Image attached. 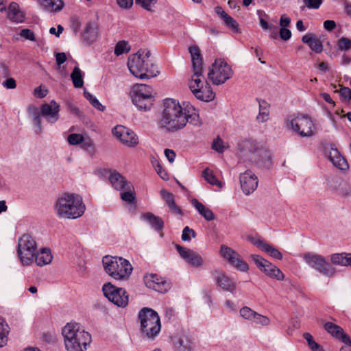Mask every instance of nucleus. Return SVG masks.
<instances>
[{"label":"nucleus","mask_w":351,"mask_h":351,"mask_svg":"<svg viewBox=\"0 0 351 351\" xmlns=\"http://www.w3.org/2000/svg\"><path fill=\"white\" fill-rule=\"evenodd\" d=\"M38 2L46 10L50 12H59L64 7L62 0H38Z\"/></svg>","instance_id":"nucleus-33"},{"label":"nucleus","mask_w":351,"mask_h":351,"mask_svg":"<svg viewBox=\"0 0 351 351\" xmlns=\"http://www.w3.org/2000/svg\"><path fill=\"white\" fill-rule=\"evenodd\" d=\"M173 344L178 351H191L193 348V343L186 335L175 338Z\"/></svg>","instance_id":"nucleus-31"},{"label":"nucleus","mask_w":351,"mask_h":351,"mask_svg":"<svg viewBox=\"0 0 351 351\" xmlns=\"http://www.w3.org/2000/svg\"><path fill=\"white\" fill-rule=\"evenodd\" d=\"M264 248L262 251L265 252L267 254H269L271 257L274 258L278 260H282V253L276 249L274 245L266 243V245H263Z\"/></svg>","instance_id":"nucleus-42"},{"label":"nucleus","mask_w":351,"mask_h":351,"mask_svg":"<svg viewBox=\"0 0 351 351\" xmlns=\"http://www.w3.org/2000/svg\"><path fill=\"white\" fill-rule=\"evenodd\" d=\"M324 327L332 337H335L346 345L351 347V339L349 336L344 332L341 327L332 322H326Z\"/></svg>","instance_id":"nucleus-22"},{"label":"nucleus","mask_w":351,"mask_h":351,"mask_svg":"<svg viewBox=\"0 0 351 351\" xmlns=\"http://www.w3.org/2000/svg\"><path fill=\"white\" fill-rule=\"evenodd\" d=\"M189 51L191 56V62L193 66V75L189 82V86L191 92L193 93L195 89H199V87L205 84L204 77L202 75V57L201 51L198 46L193 45L189 48Z\"/></svg>","instance_id":"nucleus-8"},{"label":"nucleus","mask_w":351,"mask_h":351,"mask_svg":"<svg viewBox=\"0 0 351 351\" xmlns=\"http://www.w3.org/2000/svg\"><path fill=\"white\" fill-rule=\"evenodd\" d=\"M193 94L197 99L205 102L213 101L215 97V93L206 80H205V84L202 86V88L199 87V89H195V92Z\"/></svg>","instance_id":"nucleus-23"},{"label":"nucleus","mask_w":351,"mask_h":351,"mask_svg":"<svg viewBox=\"0 0 351 351\" xmlns=\"http://www.w3.org/2000/svg\"><path fill=\"white\" fill-rule=\"evenodd\" d=\"M212 276L218 287L224 291L234 292L236 289L234 282L223 272L216 270L212 272Z\"/></svg>","instance_id":"nucleus-21"},{"label":"nucleus","mask_w":351,"mask_h":351,"mask_svg":"<svg viewBox=\"0 0 351 351\" xmlns=\"http://www.w3.org/2000/svg\"><path fill=\"white\" fill-rule=\"evenodd\" d=\"M238 147L239 156L245 160L254 163L263 162L265 164L271 161L269 153L261 149L257 142L253 139L242 140L239 143Z\"/></svg>","instance_id":"nucleus-6"},{"label":"nucleus","mask_w":351,"mask_h":351,"mask_svg":"<svg viewBox=\"0 0 351 351\" xmlns=\"http://www.w3.org/2000/svg\"><path fill=\"white\" fill-rule=\"evenodd\" d=\"M251 258L257 267L265 275L278 280H284L285 275L276 266L257 254L251 255Z\"/></svg>","instance_id":"nucleus-14"},{"label":"nucleus","mask_w":351,"mask_h":351,"mask_svg":"<svg viewBox=\"0 0 351 351\" xmlns=\"http://www.w3.org/2000/svg\"><path fill=\"white\" fill-rule=\"evenodd\" d=\"M98 37V25L95 22L87 23L83 34L84 40L88 43H93Z\"/></svg>","instance_id":"nucleus-26"},{"label":"nucleus","mask_w":351,"mask_h":351,"mask_svg":"<svg viewBox=\"0 0 351 351\" xmlns=\"http://www.w3.org/2000/svg\"><path fill=\"white\" fill-rule=\"evenodd\" d=\"M54 209L59 218L77 219L84 214L86 206L80 195L66 193L57 199Z\"/></svg>","instance_id":"nucleus-3"},{"label":"nucleus","mask_w":351,"mask_h":351,"mask_svg":"<svg viewBox=\"0 0 351 351\" xmlns=\"http://www.w3.org/2000/svg\"><path fill=\"white\" fill-rule=\"evenodd\" d=\"M60 108V105L54 100H51L48 104H42L40 106L42 117L49 123H54L59 119Z\"/></svg>","instance_id":"nucleus-19"},{"label":"nucleus","mask_w":351,"mask_h":351,"mask_svg":"<svg viewBox=\"0 0 351 351\" xmlns=\"http://www.w3.org/2000/svg\"><path fill=\"white\" fill-rule=\"evenodd\" d=\"M221 256L228 261V262L237 269L241 271H246L248 269V265L243 260L241 256L232 248L222 245L220 248Z\"/></svg>","instance_id":"nucleus-15"},{"label":"nucleus","mask_w":351,"mask_h":351,"mask_svg":"<svg viewBox=\"0 0 351 351\" xmlns=\"http://www.w3.org/2000/svg\"><path fill=\"white\" fill-rule=\"evenodd\" d=\"M71 78L74 87L81 88L84 85L83 73L78 66L74 67L71 74Z\"/></svg>","instance_id":"nucleus-38"},{"label":"nucleus","mask_w":351,"mask_h":351,"mask_svg":"<svg viewBox=\"0 0 351 351\" xmlns=\"http://www.w3.org/2000/svg\"><path fill=\"white\" fill-rule=\"evenodd\" d=\"M102 263L106 272L115 280H128L133 269L130 262L122 257L106 256Z\"/></svg>","instance_id":"nucleus-5"},{"label":"nucleus","mask_w":351,"mask_h":351,"mask_svg":"<svg viewBox=\"0 0 351 351\" xmlns=\"http://www.w3.org/2000/svg\"><path fill=\"white\" fill-rule=\"evenodd\" d=\"M123 191V192L120 194L121 199L128 203H132L135 199L134 186L132 183L127 184Z\"/></svg>","instance_id":"nucleus-39"},{"label":"nucleus","mask_w":351,"mask_h":351,"mask_svg":"<svg viewBox=\"0 0 351 351\" xmlns=\"http://www.w3.org/2000/svg\"><path fill=\"white\" fill-rule=\"evenodd\" d=\"M176 247L180 256L190 265L199 267L203 265V258L197 252L180 245H176Z\"/></svg>","instance_id":"nucleus-18"},{"label":"nucleus","mask_w":351,"mask_h":351,"mask_svg":"<svg viewBox=\"0 0 351 351\" xmlns=\"http://www.w3.org/2000/svg\"><path fill=\"white\" fill-rule=\"evenodd\" d=\"M303 258L309 267L323 276L332 278L337 272L336 269L332 264L322 255L306 253L304 254Z\"/></svg>","instance_id":"nucleus-10"},{"label":"nucleus","mask_w":351,"mask_h":351,"mask_svg":"<svg viewBox=\"0 0 351 351\" xmlns=\"http://www.w3.org/2000/svg\"><path fill=\"white\" fill-rule=\"evenodd\" d=\"M309 47L316 53H320L323 51L322 43L316 36L313 40L312 43L309 45Z\"/></svg>","instance_id":"nucleus-54"},{"label":"nucleus","mask_w":351,"mask_h":351,"mask_svg":"<svg viewBox=\"0 0 351 351\" xmlns=\"http://www.w3.org/2000/svg\"><path fill=\"white\" fill-rule=\"evenodd\" d=\"M135 3L144 9L150 11L152 10V5H154L156 3V0H135Z\"/></svg>","instance_id":"nucleus-57"},{"label":"nucleus","mask_w":351,"mask_h":351,"mask_svg":"<svg viewBox=\"0 0 351 351\" xmlns=\"http://www.w3.org/2000/svg\"><path fill=\"white\" fill-rule=\"evenodd\" d=\"M62 334L66 351H86L92 341L90 333L77 323H68Z\"/></svg>","instance_id":"nucleus-2"},{"label":"nucleus","mask_w":351,"mask_h":351,"mask_svg":"<svg viewBox=\"0 0 351 351\" xmlns=\"http://www.w3.org/2000/svg\"><path fill=\"white\" fill-rule=\"evenodd\" d=\"M80 146L81 148L87 152L90 156H93L95 154L96 149L93 141L90 138H84Z\"/></svg>","instance_id":"nucleus-46"},{"label":"nucleus","mask_w":351,"mask_h":351,"mask_svg":"<svg viewBox=\"0 0 351 351\" xmlns=\"http://www.w3.org/2000/svg\"><path fill=\"white\" fill-rule=\"evenodd\" d=\"M36 251V241L31 235L25 234L19 239L17 254L23 265H29L34 262Z\"/></svg>","instance_id":"nucleus-9"},{"label":"nucleus","mask_w":351,"mask_h":351,"mask_svg":"<svg viewBox=\"0 0 351 351\" xmlns=\"http://www.w3.org/2000/svg\"><path fill=\"white\" fill-rule=\"evenodd\" d=\"M143 217L156 232H160L164 228V221L160 217L152 213H146L143 215Z\"/></svg>","instance_id":"nucleus-29"},{"label":"nucleus","mask_w":351,"mask_h":351,"mask_svg":"<svg viewBox=\"0 0 351 351\" xmlns=\"http://www.w3.org/2000/svg\"><path fill=\"white\" fill-rule=\"evenodd\" d=\"M259 105V113L256 117V120L258 122H265L269 119V104L263 99H258Z\"/></svg>","instance_id":"nucleus-36"},{"label":"nucleus","mask_w":351,"mask_h":351,"mask_svg":"<svg viewBox=\"0 0 351 351\" xmlns=\"http://www.w3.org/2000/svg\"><path fill=\"white\" fill-rule=\"evenodd\" d=\"M41 117L42 115H39L38 117L34 118L32 121L33 125L36 127L35 132L36 134H40L43 131V127L41 124Z\"/></svg>","instance_id":"nucleus-61"},{"label":"nucleus","mask_w":351,"mask_h":351,"mask_svg":"<svg viewBox=\"0 0 351 351\" xmlns=\"http://www.w3.org/2000/svg\"><path fill=\"white\" fill-rule=\"evenodd\" d=\"M233 71L226 62L221 59L215 60L211 64L208 73V77L215 85L225 83L231 78Z\"/></svg>","instance_id":"nucleus-11"},{"label":"nucleus","mask_w":351,"mask_h":351,"mask_svg":"<svg viewBox=\"0 0 351 351\" xmlns=\"http://www.w3.org/2000/svg\"><path fill=\"white\" fill-rule=\"evenodd\" d=\"M256 312L247 306H243L240 310L241 316L247 320H253Z\"/></svg>","instance_id":"nucleus-50"},{"label":"nucleus","mask_w":351,"mask_h":351,"mask_svg":"<svg viewBox=\"0 0 351 351\" xmlns=\"http://www.w3.org/2000/svg\"><path fill=\"white\" fill-rule=\"evenodd\" d=\"M253 321L255 324H260L263 326H268L270 324V320L267 317L258 313H256Z\"/></svg>","instance_id":"nucleus-53"},{"label":"nucleus","mask_w":351,"mask_h":351,"mask_svg":"<svg viewBox=\"0 0 351 351\" xmlns=\"http://www.w3.org/2000/svg\"><path fill=\"white\" fill-rule=\"evenodd\" d=\"M155 169L157 172V173L159 175V176L163 179V180H167L168 179V175L167 172L163 169L162 165L157 162V164L155 165Z\"/></svg>","instance_id":"nucleus-62"},{"label":"nucleus","mask_w":351,"mask_h":351,"mask_svg":"<svg viewBox=\"0 0 351 351\" xmlns=\"http://www.w3.org/2000/svg\"><path fill=\"white\" fill-rule=\"evenodd\" d=\"M223 21L226 26L231 28L233 31L237 32L239 29V25L237 22L230 15H228L226 18H224Z\"/></svg>","instance_id":"nucleus-55"},{"label":"nucleus","mask_w":351,"mask_h":351,"mask_svg":"<svg viewBox=\"0 0 351 351\" xmlns=\"http://www.w3.org/2000/svg\"><path fill=\"white\" fill-rule=\"evenodd\" d=\"M104 295L109 301L119 307H125L128 304V295L122 288H118L110 282L104 284L102 287Z\"/></svg>","instance_id":"nucleus-13"},{"label":"nucleus","mask_w":351,"mask_h":351,"mask_svg":"<svg viewBox=\"0 0 351 351\" xmlns=\"http://www.w3.org/2000/svg\"><path fill=\"white\" fill-rule=\"evenodd\" d=\"M20 36L26 40L35 41L36 37L34 33L29 29H23L20 32Z\"/></svg>","instance_id":"nucleus-58"},{"label":"nucleus","mask_w":351,"mask_h":351,"mask_svg":"<svg viewBox=\"0 0 351 351\" xmlns=\"http://www.w3.org/2000/svg\"><path fill=\"white\" fill-rule=\"evenodd\" d=\"M130 47L126 41L122 40L117 43L114 49V53L117 56H120L124 53L130 51Z\"/></svg>","instance_id":"nucleus-48"},{"label":"nucleus","mask_w":351,"mask_h":351,"mask_svg":"<svg viewBox=\"0 0 351 351\" xmlns=\"http://www.w3.org/2000/svg\"><path fill=\"white\" fill-rule=\"evenodd\" d=\"M27 112L28 117L32 121L34 118L38 117L39 115H42L40 112V108L39 109L34 104L28 106L27 108Z\"/></svg>","instance_id":"nucleus-52"},{"label":"nucleus","mask_w":351,"mask_h":351,"mask_svg":"<svg viewBox=\"0 0 351 351\" xmlns=\"http://www.w3.org/2000/svg\"><path fill=\"white\" fill-rule=\"evenodd\" d=\"M150 54L147 49L140 50L128 58V67L134 76L139 79H149L159 74V71L153 66L148 70L143 67L145 64L150 65Z\"/></svg>","instance_id":"nucleus-4"},{"label":"nucleus","mask_w":351,"mask_h":351,"mask_svg":"<svg viewBox=\"0 0 351 351\" xmlns=\"http://www.w3.org/2000/svg\"><path fill=\"white\" fill-rule=\"evenodd\" d=\"M328 159L335 167L341 169L346 170L349 165L347 160L340 154L337 149L331 148L328 155Z\"/></svg>","instance_id":"nucleus-24"},{"label":"nucleus","mask_w":351,"mask_h":351,"mask_svg":"<svg viewBox=\"0 0 351 351\" xmlns=\"http://www.w3.org/2000/svg\"><path fill=\"white\" fill-rule=\"evenodd\" d=\"M257 13L259 16L260 25L263 29H269L271 31L274 30V32H276L277 30L278 27L276 26L271 24L269 25L267 21L263 19V16H267L265 12L262 10H258Z\"/></svg>","instance_id":"nucleus-44"},{"label":"nucleus","mask_w":351,"mask_h":351,"mask_svg":"<svg viewBox=\"0 0 351 351\" xmlns=\"http://www.w3.org/2000/svg\"><path fill=\"white\" fill-rule=\"evenodd\" d=\"M337 47L339 51H347L351 49V39L341 37L337 41Z\"/></svg>","instance_id":"nucleus-47"},{"label":"nucleus","mask_w":351,"mask_h":351,"mask_svg":"<svg viewBox=\"0 0 351 351\" xmlns=\"http://www.w3.org/2000/svg\"><path fill=\"white\" fill-rule=\"evenodd\" d=\"M279 35L282 40H287L291 37V32L286 27H281L279 31Z\"/></svg>","instance_id":"nucleus-64"},{"label":"nucleus","mask_w":351,"mask_h":351,"mask_svg":"<svg viewBox=\"0 0 351 351\" xmlns=\"http://www.w3.org/2000/svg\"><path fill=\"white\" fill-rule=\"evenodd\" d=\"M141 330L147 338L154 339L160 331V320L158 313L152 308H143L138 313Z\"/></svg>","instance_id":"nucleus-7"},{"label":"nucleus","mask_w":351,"mask_h":351,"mask_svg":"<svg viewBox=\"0 0 351 351\" xmlns=\"http://www.w3.org/2000/svg\"><path fill=\"white\" fill-rule=\"evenodd\" d=\"M53 259L51 250L49 248H43L40 252H36L34 261L38 266H44L49 264Z\"/></svg>","instance_id":"nucleus-27"},{"label":"nucleus","mask_w":351,"mask_h":351,"mask_svg":"<svg viewBox=\"0 0 351 351\" xmlns=\"http://www.w3.org/2000/svg\"><path fill=\"white\" fill-rule=\"evenodd\" d=\"M303 337L306 340L308 346L312 351H324L322 347L314 341L313 336L310 333H304Z\"/></svg>","instance_id":"nucleus-45"},{"label":"nucleus","mask_w":351,"mask_h":351,"mask_svg":"<svg viewBox=\"0 0 351 351\" xmlns=\"http://www.w3.org/2000/svg\"><path fill=\"white\" fill-rule=\"evenodd\" d=\"M196 237L195 232L190 228L189 226H186L183 230L182 234V240L184 241H190L191 238H195Z\"/></svg>","instance_id":"nucleus-51"},{"label":"nucleus","mask_w":351,"mask_h":351,"mask_svg":"<svg viewBox=\"0 0 351 351\" xmlns=\"http://www.w3.org/2000/svg\"><path fill=\"white\" fill-rule=\"evenodd\" d=\"M145 283L147 287L152 289L159 293H166L170 289L171 283L157 274H149L145 277Z\"/></svg>","instance_id":"nucleus-17"},{"label":"nucleus","mask_w":351,"mask_h":351,"mask_svg":"<svg viewBox=\"0 0 351 351\" xmlns=\"http://www.w3.org/2000/svg\"><path fill=\"white\" fill-rule=\"evenodd\" d=\"M187 123L193 125H200L198 113L192 106L182 107L173 99H167L164 102V109L158 121V125L169 132H174L183 129Z\"/></svg>","instance_id":"nucleus-1"},{"label":"nucleus","mask_w":351,"mask_h":351,"mask_svg":"<svg viewBox=\"0 0 351 351\" xmlns=\"http://www.w3.org/2000/svg\"><path fill=\"white\" fill-rule=\"evenodd\" d=\"M340 95L347 101L351 100V89L348 87H341L339 90Z\"/></svg>","instance_id":"nucleus-60"},{"label":"nucleus","mask_w":351,"mask_h":351,"mask_svg":"<svg viewBox=\"0 0 351 351\" xmlns=\"http://www.w3.org/2000/svg\"><path fill=\"white\" fill-rule=\"evenodd\" d=\"M109 180L112 186L119 191L123 190L127 184L131 183L117 171L111 172Z\"/></svg>","instance_id":"nucleus-30"},{"label":"nucleus","mask_w":351,"mask_h":351,"mask_svg":"<svg viewBox=\"0 0 351 351\" xmlns=\"http://www.w3.org/2000/svg\"><path fill=\"white\" fill-rule=\"evenodd\" d=\"M8 332V325L5 323L4 319L0 317V348H2L6 344Z\"/></svg>","instance_id":"nucleus-40"},{"label":"nucleus","mask_w":351,"mask_h":351,"mask_svg":"<svg viewBox=\"0 0 351 351\" xmlns=\"http://www.w3.org/2000/svg\"><path fill=\"white\" fill-rule=\"evenodd\" d=\"M304 3L309 9H318L322 3V0H304Z\"/></svg>","instance_id":"nucleus-59"},{"label":"nucleus","mask_w":351,"mask_h":351,"mask_svg":"<svg viewBox=\"0 0 351 351\" xmlns=\"http://www.w3.org/2000/svg\"><path fill=\"white\" fill-rule=\"evenodd\" d=\"M84 138L82 134L73 133L68 136L67 141L71 145H81Z\"/></svg>","instance_id":"nucleus-49"},{"label":"nucleus","mask_w":351,"mask_h":351,"mask_svg":"<svg viewBox=\"0 0 351 351\" xmlns=\"http://www.w3.org/2000/svg\"><path fill=\"white\" fill-rule=\"evenodd\" d=\"M7 16L10 21L15 23H23L25 18V13L20 10L19 4L16 2L10 3Z\"/></svg>","instance_id":"nucleus-25"},{"label":"nucleus","mask_w":351,"mask_h":351,"mask_svg":"<svg viewBox=\"0 0 351 351\" xmlns=\"http://www.w3.org/2000/svg\"><path fill=\"white\" fill-rule=\"evenodd\" d=\"M240 184L243 192L245 195H250L254 192L258 186V178L251 171L247 170L240 175Z\"/></svg>","instance_id":"nucleus-20"},{"label":"nucleus","mask_w":351,"mask_h":351,"mask_svg":"<svg viewBox=\"0 0 351 351\" xmlns=\"http://www.w3.org/2000/svg\"><path fill=\"white\" fill-rule=\"evenodd\" d=\"M249 240L253 245H256L261 250H263V249L264 248L263 245H266L267 243L264 241L261 240L260 238L257 237H249Z\"/></svg>","instance_id":"nucleus-63"},{"label":"nucleus","mask_w":351,"mask_h":351,"mask_svg":"<svg viewBox=\"0 0 351 351\" xmlns=\"http://www.w3.org/2000/svg\"><path fill=\"white\" fill-rule=\"evenodd\" d=\"M160 195L166 202L169 209L175 213L182 215V210L176 205L174 196L171 193L168 192L165 189H162L160 192Z\"/></svg>","instance_id":"nucleus-32"},{"label":"nucleus","mask_w":351,"mask_h":351,"mask_svg":"<svg viewBox=\"0 0 351 351\" xmlns=\"http://www.w3.org/2000/svg\"><path fill=\"white\" fill-rule=\"evenodd\" d=\"M288 121L291 129L302 137H311L315 134L314 123L307 115H292L288 118Z\"/></svg>","instance_id":"nucleus-12"},{"label":"nucleus","mask_w":351,"mask_h":351,"mask_svg":"<svg viewBox=\"0 0 351 351\" xmlns=\"http://www.w3.org/2000/svg\"><path fill=\"white\" fill-rule=\"evenodd\" d=\"M191 203L192 206L197 210L199 214L206 221H212L215 219V215L213 211L210 208L206 207L197 199H192Z\"/></svg>","instance_id":"nucleus-28"},{"label":"nucleus","mask_w":351,"mask_h":351,"mask_svg":"<svg viewBox=\"0 0 351 351\" xmlns=\"http://www.w3.org/2000/svg\"><path fill=\"white\" fill-rule=\"evenodd\" d=\"M212 148L219 153H223L226 149V146L223 141L221 138H217L213 141Z\"/></svg>","instance_id":"nucleus-56"},{"label":"nucleus","mask_w":351,"mask_h":351,"mask_svg":"<svg viewBox=\"0 0 351 351\" xmlns=\"http://www.w3.org/2000/svg\"><path fill=\"white\" fill-rule=\"evenodd\" d=\"M331 263L336 265H351V254L346 253L333 254L330 257Z\"/></svg>","instance_id":"nucleus-35"},{"label":"nucleus","mask_w":351,"mask_h":351,"mask_svg":"<svg viewBox=\"0 0 351 351\" xmlns=\"http://www.w3.org/2000/svg\"><path fill=\"white\" fill-rule=\"evenodd\" d=\"M153 90L149 86L145 84H137L134 87L131 95H138L142 97H152Z\"/></svg>","instance_id":"nucleus-37"},{"label":"nucleus","mask_w":351,"mask_h":351,"mask_svg":"<svg viewBox=\"0 0 351 351\" xmlns=\"http://www.w3.org/2000/svg\"><path fill=\"white\" fill-rule=\"evenodd\" d=\"M133 104L139 109L145 110H149L153 104L154 99L152 97H146L138 95H131Z\"/></svg>","instance_id":"nucleus-34"},{"label":"nucleus","mask_w":351,"mask_h":351,"mask_svg":"<svg viewBox=\"0 0 351 351\" xmlns=\"http://www.w3.org/2000/svg\"><path fill=\"white\" fill-rule=\"evenodd\" d=\"M112 132L114 136L127 147H134L138 144L137 135L125 126L117 125L114 128Z\"/></svg>","instance_id":"nucleus-16"},{"label":"nucleus","mask_w":351,"mask_h":351,"mask_svg":"<svg viewBox=\"0 0 351 351\" xmlns=\"http://www.w3.org/2000/svg\"><path fill=\"white\" fill-rule=\"evenodd\" d=\"M203 177L205 178V180L210 184L212 185H216L219 188L222 187V184L220 181H219L215 175L213 174V172L210 170L208 168H206L204 170L202 173Z\"/></svg>","instance_id":"nucleus-41"},{"label":"nucleus","mask_w":351,"mask_h":351,"mask_svg":"<svg viewBox=\"0 0 351 351\" xmlns=\"http://www.w3.org/2000/svg\"><path fill=\"white\" fill-rule=\"evenodd\" d=\"M84 97L89 101L91 105L95 108L97 110L103 112L106 107L103 106L99 101L89 92L84 90Z\"/></svg>","instance_id":"nucleus-43"}]
</instances>
